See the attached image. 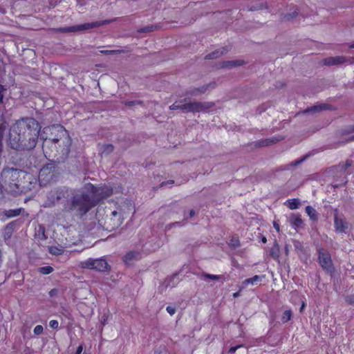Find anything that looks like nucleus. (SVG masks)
Wrapping results in <instances>:
<instances>
[{
	"instance_id": "c9c22d12",
	"label": "nucleus",
	"mask_w": 354,
	"mask_h": 354,
	"mask_svg": "<svg viewBox=\"0 0 354 354\" xmlns=\"http://www.w3.org/2000/svg\"><path fill=\"white\" fill-rule=\"evenodd\" d=\"M308 156V155H306V156H303L301 158L292 162L291 163V165L292 166H297V165H298L299 164H300L303 161H304L307 158Z\"/></svg>"
},
{
	"instance_id": "4c0bfd02",
	"label": "nucleus",
	"mask_w": 354,
	"mask_h": 354,
	"mask_svg": "<svg viewBox=\"0 0 354 354\" xmlns=\"http://www.w3.org/2000/svg\"><path fill=\"white\" fill-rule=\"evenodd\" d=\"M233 247L234 248H237L240 245V243H239V239H234V238H232L231 239V243H230Z\"/></svg>"
},
{
	"instance_id": "ddd939ff",
	"label": "nucleus",
	"mask_w": 354,
	"mask_h": 354,
	"mask_svg": "<svg viewBox=\"0 0 354 354\" xmlns=\"http://www.w3.org/2000/svg\"><path fill=\"white\" fill-rule=\"evenodd\" d=\"M347 62V59L344 56L329 57L322 60L323 64L326 66H334L344 64Z\"/></svg>"
},
{
	"instance_id": "864d4df0",
	"label": "nucleus",
	"mask_w": 354,
	"mask_h": 354,
	"mask_svg": "<svg viewBox=\"0 0 354 354\" xmlns=\"http://www.w3.org/2000/svg\"><path fill=\"white\" fill-rule=\"evenodd\" d=\"M349 48H354V43H352L351 44L349 45Z\"/></svg>"
},
{
	"instance_id": "b1692460",
	"label": "nucleus",
	"mask_w": 354,
	"mask_h": 354,
	"mask_svg": "<svg viewBox=\"0 0 354 354\" xmlns=\"http://www.w3.org/2000/svg\"><path fill=\"white\" fill-rule=\"evenodd\" d=\"M22 210H24L23 208H17L13 209L6 210L5 215L8 218H12L19 215Z\"/></svg>"
},
{
	"instance_id": "cd10ccee",
	"label": "nucleus",
	"mask_w": 354,
	"mask_h": 354,
	"mask_svg": "<svg viewBox=\"0 0 354 354\" xmlns=\"http://www.w3.org/2000/svg\"><path fill=\"white\" fill-rule=\"evenodd\" d=\"M260 281H261L260 276L254 275V277H252L251 278H248V279H245L244 281L243 282V283L245 286H248L249 284H254V283Z\"/></svg>"
},
{
	"instance_id": "c756f323",
	"label": "nucleus",
	"mask_w": 354,
	"mask_h": 354,
	"mask_svg": "<svg viewBox=\"0 0 354 354\" xmlns=\"http://www.w3.org/2000/svg\"><path fill=\"white\" fill-rule=\"evenodd\" d=\"M39 271L40 273H41L43 274H50L53 271V268L50 266H44V267L39 268Z\"/></svg>"
},
{
	"instance_id": "6ab92c4d",
	"label": "nucleus",
	"mask_w": 354,
	"mask_h": 354,
	"mask_svg": "<svg viewBox=\"0 0 354 354\" xmlns=\"http://www.w3.org/2000/svg\"><path fill=\"white\" fill-rule=\"evenodd\" d=\"M284 205L290 209L293 210L297 209L299 207V206L301 205V202L300 200L297 198H290L286 201Z\"/></svg>"
},
{
	"instance_id": "4be33fe9",
	"label": "nucleus",
	"mask_w": 354,
	"mask_h": 354,
	"mask_svg": "<svg viewBox=\"0 0 354 354\" xmlns=\"http://www.w3.org/2000/svg\"><path fill=\"white\" fill-rule=\"evenodd\" d=\"M243 62L241 60L225 61L221 64V68H233L235 66H241Z\"/></svg>"
},
{
	"instance_id": "49530a36",
	"label": "nucleus",
	"mask_w": 354,
	"mask_h": 354,
	"mask_svg": "<svg viewBox=\"0 0 354 354\" xmlns=\"http://www.w3.org/2000/svg\"><path fill=\"white\" fill-rule=\"evenodd\" d=\"M57 292V289H52L50 291V295L53 296V295H56Z\"/></svg>"
},
{
	"instance_id": "3c124183",
	"label": "nucleus",
	"mask_w": 354,
	"mask_h": 354,
	"mask_svg": "<svg viewBox=\"0 0 354 354\" xmlns=\"http://www.w3.org/2000/svg\"><path fill=\"white\" fill-rule=\"evenodd\" d=\"M305 305H306L305 303L303 302L302 304H301V306L300 308V311H301L303 310V308L305 307Z\"/></svg>"
},
{
	"instance_id": "dca6fc26",
	"label": "nucleus",
	"mask_w": 354,
	"mask_h": 354,
	"mask_svg": "<svg viewBox=\"0 0 354 354\" xmlns=\"http://www.w3.org/2000/svg\"><path fill=\"white\" fill-rule=\"evenodd\" d=\"M214 86L215 84L214 83H210V84H206V85H203V86L201 87H199V88H192L189 91H187L186 93H185V95H196L199 93H204L206 92V91L207 90L208 87L211 86Z\"/></svg>"
},
{
	"instance_id": "1a4fd4ad",
	"label": "nucleus",
	"mask_w": 354,
	"mask_h": 354,
	"mask_svg": "<svg viewBox=\"0 0 354 354\" xmlns=\"http://www.w3.org/2000/svg\"><path fill=\"white\" fill-rule=\"evenodd\" d=\"M212 106L208 102H193L180 105V111L183 113H198L205 111Z\"/></svg>"
},
{
	"instance_id": "5701e85b",
	"label": "nucleus",
	"mask_w": 354,
	"mask_h": 354,
	"mask_svg": "<svg viewBox=\"0 0 354 354\" xmlns=\"http://www.w3.org/2000/svg\"><path fill=\"white\" fill-rule=\"evenodd\" d=\"M15 226V221L8 223L4 229V239H8L11 237Z\"/></svg>"
},
{
	"instance_id": "f03ea898",
	"label": "nucleus",
	"mask_w": 354,
	"mask_h": 354,
	"mask_svg": "<svg viewBox=\"0 0 354 354\" xmlns=\"http://www.w3.org/2000/svg\"><path fill=\"white\" fill-rule=\"evenodd\" d=\"M40 130L39 122L33 118L26 117L17 120L10 134V147L17 151L33 149L37 145Z\"/></svg>"
},
{
	"instance_id": "2f4dec72",
	"label": "nucleus",
	"mask_w": 354,
	"mask_h": 354,
	"mask_svg": "<svg viewBox=\"0 0 354 354\" xmlns=\"http://www.w3.org/2000/svg\"><path fill=\"white\" fill-rule=\"evenodd\" d=\"M44 331V328L41 325H37L33 330V333L36 335H41Z\"/></svg>"
},
{
	"instance_id": "58836bf2",
	"label": "nucleus",
	"mask_w": 354,
	"mask_h": 354,
	"mask_svg": "<svg viewBox=\"0 0 354 354\" xmlns=\"http://www.w3.org/2000/svg\"><path fill=\"white\" fill-rule=\"evenodd\" d=\"M166 310L167 311V313L170 315H174L176 313V309L171 306H168L167 308H166Z\"/></svg>"
},
{
	"instance_id": "f3484780",
	"label": "nucleus",
	"mask_w": 354,
	"mask_h": 354,
	"mask_svg": "<svg viewBox=\"0 0 354 354\" xmlns=\"http://www.w3.org/2000/svg\"><path fill=\"white\" fill-rule=\"evenodd\" d=\"M305 211L310 221L317 222L319 219V213L315 208L310 205H307L305 208Z\"/></svg>"
},
{
	"instance_id": "ea45409f",
	"label": "nucleus",
	"mask_w": 354,
	"mask_h": 354,
	"mask_svg": "<svg viewBox=\"0 0 354 354\" xmlns=\"http://www.w3.org/2000/svg\"><path fill=\"white\" fill-rule=\"evenodd\" d=\"M5 91V88L3 86L0 84V104L3 103V91Z\"/></svg>"
},
{
	"instance_id": "052dcab7",
	"label": "nucleus",
	"mask_w": 354,
	"mask_h": 354,
	"mask_svg": "<svg viewBox=\"0 0 354 354\" xmlns=\"http://www.w3.org/2000/svg\"><path fill=\"white\" fill-rule=\"evenodd\" d=\"M353 62H354V57H353Z\"/></svg>"
},
{
	"instance_id": "412c9836",
	"label": "nucleus",
	"mask_w": 354,
	"mask_h": 354,
	"mask_svg": "<svg viewBox=\"0 0 354 354\" xmlns=\"http://www.w3.org/2000/svg\"><path fill=\"white\" fill-rule=\"evenodd\" d=\"M269 256L273 259L277 260L280 255L279 246L277 242L269 249Z\"/></svg>"
},
{
	"instance_id": "f257e3e1",
	"label": "nucleus",
	"mask_w": 354,
	"mask_h": 354,
	"mask_svg": "<svg viewBox=\"0 0 354 354\" xmlns=\"http://www.w3.org/2000/svg\"><path fill=\"white\" fill-rule=\"evenodd\" d=\"M113 193V188L109 186H95L87 183L76 190L57 188L50 191L48 194V202L50 205L61 203L64 211L81 218Z\"/></svg>"
},
{
	"instance_id": "603ef678",
	"label": "nucleus",
	"mask_w": 354,
	"mask_h": 354,
	"mask_svg": "<svg viewBox=\"0 0 354 354\" xmlns=\"http://www.w3.org/2000/svg\"><path fill=\"white\" fill-rule=\"evenodd\" d=\"M350 131L354 132V126L350 127Z\"/></svg>"
},
{
	"instance_id": "a878e982",
	"label": "nucleus",
	"mask_w": 354,
	"mask_h": 354,
	"mask_svg": "<svg viewBox=\"0 0 354 354\" xmlns=\"http://www.w3.org/2000/svg\"><path fill=\"white\" fill-rule=\"evenodd\" d=\"M114 150V146L112 144H104L102 145L101 152L102 154L108 155Z\"/></svg>"
},
{
	"instance_id": "aec40b11",
	"label": "nucleus",
	"mask_w": 354,
	"mask_h": 354,
	"mask_svg": "<svg viewBox=\"0 0 354 354\" xmlns=\"http://www.w3.org/2000/svg\"><path fill=\"white\" fill-rule=\"evenodd\" d=\"M227 47H223L222 48V50H216L213 51L211 53L207 54L205 57V59H213L218 58L221 55H223L224 53H227L228 51Z\"/></svg>"
},
{
	"instance_id": "6e6552de",
	"label": "nucleus",
	"mask_w": 354,
	"mask_h": 354,
	"mask_svg": "<svg viewBox=\"0 0 354 354\" xmlns=\"http://www.w3.org/2000/svg\"><path fill=\"white\" fill-rule=\"evenodd\" d=\"M319 263L322 269L328 274H332L335 272V268L330 253L320 249L318 251Z\"/></svg>"
},
{
	"instance_id": "4468645a",
	"label": "nucleus",
	"mask_w": 354,
	"mask_h": 354,
	"mask_svg": "<svg viewBox=\"0 0 354 354\" xmlns=\"http://www.w3.org/2000/svg\"><path fill=\"white\" fill-rule=\"evenodd\" d=\"M141 258L142 254L140 252L136 250H131L123 257V261L125 263V264L130 265L133 261H138Z\"/></svg>"
},
{
	"instance_id": "0eeeda50",
	"label": "nucleus",
	"mask_w": 354,
	"mask_h": 354,
	"mask_svg": "<svg viewBox=\"0 0 354 354\" xmlns=\"http://www.w3.org/2000/svg\"><path fill=\"white\" fill-rule=\"evenodd\" d=\"M80 267L84 269L95 270L99 272H105L110 268L106 260L102 258L96 259L89 258L80 261Z\"/></svg>"
},
{
	"instance_id": "bf43d9fd",
	"label": "nucleus",
	"mask_w": 354,
	"mask_h": 354,
	"mask_svg": "<svg viewBox=\"0 0 354 354\" xmlns=\"http://www.w3.org/2000/svg\"><path fill=\"white\" fill-rule=\"evenodd\" d=\"M56 250H54V252H56V250H59L58 248H55Z\"/></svg>"
},
{
	"instance_id": "37998d69",
	"label": "nucleus",
	"mask_w": 354,
	"mask_h": 354,
	"mask_svg": "<svg viewBox=\"0 0 354 354\" xmlns=\"http://www.w3.org/2000/svg\"><path fill=\"white\" fill-rule=\"evenodd\" d=\"M141 104L142 102H140V101H129V102H126V105L129 106H133L134 104Z\"/></svg>"
},
{
	"instance_id": "20e7f679",
	"label": "nucleus",
	"mask_w": 354,
	"mask_h": 354,
	"mask_svg": "<svg viewBox=\"0 0 354 354\" xmlns=\"http://www.w3.org/2000/svg\"><path fill=\"white\" fill-rule=\"evenodd\" d=\"M45 133L51 136L44 138L43 151L48 159H59L70 153L71 139L68 131L62 126H51L45 128Z\"/></svg>"
},
{
	"instance_id": "423d86ee",
	"label": "nucleus",
	"mask_w": 354,
	"mask_h": 354,
	"mask_svg": "<svg viewBox=\"0 0 354 354\" xmlns=\"http://www.w3.org/2000/svg\"><path fill=\"white\" fill-rule=\"evenodd\" d=\"M58 175L57 167L54 164L48 163L42 167L39 173V181L41 185L45 186L55 181Z\"/></svg>"
},
{
	"instance_id": "6e6d98bb",
	"label": "nucleus",
	"mask_w": 354,
	"mask_h": 354,
	"mask_svg": "<svg viewBox=\"0 0 354 354\" xmlns=\"http://www.w3.org/2000/svg\"><path fill=\"white\" fill-rule=\"evenodd\" d=\"M105 322H106V319H104V320L102 322V324L104 325L105 324Z\"/></svg>"
},
{
	"instance_id": "2eb2a0df",
	"label": "nucleus",
	"mask_w": 354,
	"mask_h": 354,
	"mask_svg": "<svg viewBox=\"0 0 354 354\" xmlns=\"http://www.w3.org/2000/svg\"><path fill=\"white\" fill-rule=\"evenodd\" d=\"M352 166V161L347 160L344 163H339L337 166L338 167L341 168V171H342V174L344 175V179L342 180V182L339 184H336L335 187H339L344 185L347 183L346 180V169Z\"/></svg>"
},
{
	"instance_id": "a19ab883",
	"label": "nucleus",
	"mask_w": 354,
	"mask_h": 354,
	"mask_svg": "<svg viewBox=\"0 0 354 354\" xmlns=\"http://www.w3.org/2000/svg\"><path fill=\"white\" fill-rule=\"evenodd\" d=\"M169 109L170 110H177V109H180V105H178L176 104V102L174 103L173 104H171V106H169Z\"/></svg>"
},
{
	"instance_id": "09e8293b",
	"label": "nucleus",
	"mask_w": 354,
	"mask_h": 354,
	"mask_svg": "<svg viewBox=\"0 0 354 354\" xmlns=\"http://www.w3.org/2000/svg\"><path fill=\"white\" fill-rule=\"evenodd\" d=\"M195 214V212L194 209H192L189 212V215L191 217L194 216V215Z\"/></svg>"
},
{
	"instance_id": "9b49d317",
	"label": "nucleus",
	"mask_w": 354,
	"mask_h": 354,
	"mask_svg": "<svg viewBox=\"0 0 354 354\" xmlns=\"http://www.w3.org/2000/svg\"><path fill=\"white\" fill-rule=\"evenodd\" d=\"M100 24L99 22H91V23H85L83 24L75 25L68 27H62L57 29V31L59 32L64 33V32H78L84 30H88L91 28H93L99 26Z\"/></svg>"
},
{
	"instance_id": "a18cd8bd",
	"label": "nucleus",
	"mask_w": 354,
	"mask_h": 354,
	"mask_svg": "<svg viewBox=\"0 0 354 354\" xmlns=\"http://www.w3.org/2000/svg\"><path fill=\"white\" fill-rule=\"evenodd\" d=\"M273 226H274V229L276 230L277 232H279L280 227H279V225L277 223L274 222Z\"/></svg>"
},
{
	"instance_id": "f704fd0d",
	"label": "nucleus",
	"mask_w": 354,
	"mask_h": 354,
	"mask_svg": "<svg viewBox=\"0 0 354 354\" xmlns=\"http://www.w3.org/2000/svg\"><path fill=\"white\" fill-rule=\"evenodd\" d=\"M49 326L53 329H57L59 328V322L57 320L53 319L49 322Z\"/></svg>"
},
{
	"instance_id": "9d476101",
	"label": "nucleus",
	"mask_w": 354,
	"mask_h": 354,
	"mask_svg": "<svg viewBox=\"0 0 354 354\" xmlns=\"http://www.w3.org/2000/svg\"><path fill=\"white\" fill-rule=\"evenodd\" d=\"M334 227L337 233H346L349 227V223L343 214H339V210H333Z\"/></svg>"
},
{
	"instance_id": "c03bdc74",
	"label": "nucleus",
	"mask_w": 354,
	"mask_h": 354,
	"mask_svg": "<svg viewBox=\"0 0 354 354\" xmlns=\"http://www.w3.org/2000/svg\"><path fill=\"white\" fill-rule=\"evenodd\" d=\"M82 349H83L82 345H80L76 350V354H80L82 351Z\"/></svg>"
},
{
	"instance_id": "8fccbe9b",
	"label": "nucleus",
	"mask_w": 354,
	"mask_h": 354,
	"mask_svg": "<svg viewBox=\"0 0 354 354\" xmlns=\"http://www.w3.org/2000/svg\"><path fill=\"white\" fill-rule=\"evenodd\" d=\"M239 295V292H236L233 294L234 297H237Z\"/></svg>"
},
{
	"instance_id": "a211bd4d",
	"label": "nucleus",
	"mask_w": 354,
	"mask_h": 354,
	"mask_svg": "<svg viewBox=\"0 0 354 354\" xmlns=\"http://www.w3.org/2000/svg\"><path fill=\"white\" fill-rule=\"evenodd\" d=\"M331 106L328 104H321L318 105H314L310 108H308L305 113H311V112H319L322 110H330Z\"/></svg>"
},
{
	"instance_id": "39448f33",
	"label": "nucleus",
	"mask_w": 354,
	"mask_h": 354,
	"mask_svg": "<svg viewBox=\"0 0 354 354\" xmlns=\"http://www.w3.org/2000/svg\"><path fill=\"white\" fill-rule=\"evenodd\" d=\"M25 172L22 170L5 168L0 175V183L9 192H22L24 186L21 183V176L24 178Z\"/></svg>"
},
{
	"instance_id": "5fc2aeb1",
	"label": "nucleus",
	"mask_w": 354,
	"mask_h": 354,
	"mask_svg": "<svg viewBox=\"0 0 354 354\" xmlns=\"http://www.w3.org/2000/svg\"><path fill=\"white\" fill-rule=\"evenodd\" d=\"M266 241H267V239H266V237H263V238L262 239V242H263V243H266Z\"/></svg>"
},
{
	"instance_id": "7ed1b4c3",
	"label": "nucleus",
	"mask_w": 354,
	"mask_h": 354,
	"mask_svg": "<svg viewBox=\"0 0 354 354\" xmlns=\"http://www.w3.org/2000/svg\"><path fill=\"white\" fill-rule=\"evenodd\" d=\"M135 213L134 206L128 200L121 202L111 201L104 207L97 209L96 218L99 225L109 232L119 228L125 218Z\"/></svg>"
},
{
	"instance_id": "79ce46f5",
	"label": "nucleus",
	"mask_w": 354,
	"mask_h": 354,
	"mask_svg": "<svg viewBox=\"0 0 354 354\" xmlns=\"http://www.w3.org/2000/svg\"><path fill=\"white\" fill-rule=\"evenodd\" d=\"M174 183V180H167V181H164V182L161 183L160 187H164V186H166L167 185H173Z\"/></svg>"
},
{
	"instance_id": "13d9d810",
	"label": "nucleus",
	"mask_w": 354,
	"mask_h": 354,
	"mask_svg": "<svg viewBox=\"0 0 354 354\" xmlns=\"http://www.w3.org/2000/svg\"><path fill=\"white\" fill-rule=\"evenodd\" d=\"M56 250H54V252H56V250H59L58 248H55Z\"/></svg>"
},
{
	"instance_id": "473e14b6",
	"label": "nucleus",
	"mask_w": 354,
	"mask_h": 354,
	"mask_svg": "<svg viewBox=\"0 0 354 354\" xmlns=\"http://www.w3.org/2000/svg\"><path fill=\"white\" fill-rule=\"evenodd\" d=\"M154 30L153 26H146L142 28H140L138 32H152Z\"/></svg>"
},
{
	"instance_id": "7c9ffc66",
	"label": "nucleus",
	"mask_w": 354,
	"mask_h": 354,
	"mask_svg": "<svg viewBox=\"0 0 354 354\" xmlns=\"http://www.w3.org/2000/svg\"><path fill=\"white\" fill-rule=\"evenodd\" d=\"M203 275L207 279H210L212 280H219L222 278V275H215L208 273H203Z\"/></svg>"
},
{
	"instance_id": "4d7b16f0",
	"label": "nucleus",
	"mask_w": 354,
	"mask_h": 354,
	"mask_svg": "<svg viewBox=\"0 0 354 354\" xmlns=\"http://www.w3.org/2000/svg\"><path fill=\"white\" fill-rule=\"evenodd\" d=\"M354 140V136H352V137L349 139V140Z\"/></svg>"
},
{
	"instance_id": "bb28decb",
	"label": "nucleus",
	"mask_w": 354,
	"mask_h": 354,
	"mask_svg": "<svg viewBox=\"0 0 354 354\" xmlns=\"http://www.w3.org/2000/svg\"><path fill=\"white\" fill-rule=\"evenodd\" d=\"M126 51L124 50H102L100 53L102 55H118L124 53Z\"/></svg>"
},
{
	"instance_id": "393cba45",
	"label": "nucleus",
	"mask_w": 354,
	"mask_h": 354,
	"mask_svg": "<svg viewBox=\"0 0 354 354\" xmlns=\"http://www.w3.org/2000/svg\"><path fill=\"white\" fill-rule=\"evenodd\" d=\"M292 317V310L290 309V310H286L283 312L281 317V320L282 322V323L285 324V323H287L288 322H289Z\"/></svg>"
},
{
	"instance_id": "72a5a7b5",
	"label": "nucleus",
	"mask_w": 354,
	"mask_h": 354,
	"mask_svg": "<svg viewBox=\"0 0 354 354\" xmlns=\"http://www.w3.org/2000/svg\"><path fill=\"white\" fill-rule=\"evenodd\" d=\"M297 15H298V12L297 11H295L291 14L285 15L283 16V19L289 21V20L292 19L293 18L296 17L297 16Z\"/></svg>"
},
{
	"instance_id": "e433bc0d",
	"label": "nucleus",
	"mask_w": 354,
	"mask_h": 354,
	"mask_svg": "<svg viewBox=\"0 0 354 354\" xmlns=\"http://www.w3.org/2000/svg\"><path fill=\"white\" fill-rule=\"evenodd\" d=\"M243 346L242 344H239V345H237V346H232V347L230 348V349L228 351V353L229 354H234L238 348H241Z\"/></svg>"
},
{
	"instance_id": "f8f14e48",
	"label": "nucleus",
	"mask_w": 354,
	"mask_h": 354,
	"mask_svg": "<svg viewBox=\"0 0 354 354\" xmlns=\"http://www.w3.org/2000/svg\"><path fill=\"white\" fill-rule=\"evenodd\" d=\"M289 223L290 225L296 230L304 229L305 227L304 222L299 214H291L289 218Z\"/></svg>"
},
{
	"instance_id": "c85d7f7f",
	"label": "nucleus",
	"mask_w": 354,
	"mask_h": 354,
	"mask_svg": "<svg viewBox=\"0 0 354 354\" xmlns=\"http://www.w3.org/2000/svg\"><path fill=\"white\" fill-rule=\"evenodd\" d=\"M275 141L272 139H265V140H261L257 142L256 144V146L258 147H266L268 145H270L271 144L274 143Z\"/></svg>"
},
{
	"instance_id": "de8ad7c7",
	"label": "nucleus",
	"mask_w": 354,
	"mask_h": 354,
	"mask_svg": "<svg viewBox=\"0 0 354 354\" xmlns=\"http://www.w3.org/2000/svg\"><path fill=\"white\" fill-rule=\"evenodd\" d=\"M50 253H52V254H59V252H54V250H53V248H50Z\"/></svg>"
}]
</instances>
